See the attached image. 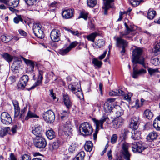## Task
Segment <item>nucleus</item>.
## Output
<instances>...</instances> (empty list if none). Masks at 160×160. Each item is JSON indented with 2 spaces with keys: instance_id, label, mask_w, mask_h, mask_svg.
Instances as JSON below:
<instances>
[{
  "instance_id": "f257e3e1",
  "label": "nucleus",
  "mask_w": 160,
  "mask_h": 160,
  "mask_svg": "<svg viewBox=\"0 0 160 160\" xmlns=\"http://www.w3.org/2000/svg\"><path fill=\"white\" fill-rule=\"evenodd\" d=\"M126 28L124 32H120L119 36L116 39V45L119 48H122L120 52L122 55H123L125 52V48L128 47V42L124 38L128 40H132L133 36L135 34L134 26H128L126 23L124 24Z\"/></svg>"
},
{
  "instance_id": "f03ea898",
  "label": "nucleus",
  "mask_w": 160,
  "mask_h": 160,
  "mask_svg": "<svg viewBox=\"0 0 160 160\" xmlns=\"http://www.w3.org/2000/svg\"><path fill=\"white\" fill-rule=\"evenodd\" d=\"M114 108H112L111 106V104L108 102H105L104 105V110L103 111V116L100 120L96 119L95 118H92V120L96 125V130L95 132L93 134V139L95 141L97 139V134L99 130V127L103 129V123L106 121L108 118V115L111 113L113 111Z\"/></svg>"
},
{
  "instance_id": "7ed1b4c3",
  "label": "nucleus",
  "mask_w": 160,
  "mask_h": 160,
  "mask_svg": "<svg viewBox=\"0 0 160 160\" xmlns=\"http://www.w3.org/2000/svg\"><path fill=\"white\" fill-rule=\"evenodd\" d=\"M142 50L141 48H135L132 53V61L134 65L139 63L142 65L144 68H146L144 58L142 56Z\"/></svg>"
},
{
  "instance_id": "20e7f679",
  "label": "nucleus",
  "mask_w": 160,
  "mask_h": 160,
  "mask_svg": "<svg viewBox=\"0 0 160 160\" xmlns=\"http://www.w3.org/2000/svg\"><path fill=\"white\" fill-rule=\"evenodd\" d=\"M79 131L81 134L83 136L91 135L93 131L91 125L87 122L82 123L79 126Z\"/></svg>"
},
{
  "instance_id": "39448f33",
  "label": "nucleus",
  "mask_w": 160,
  "mask_h": 160,
  "mask_svg": "<svg viewBox=\"0 0 160 160\" xmlns=\"http://www.w3.org/2000/svg\"><path fill=\"white\" fill-rule=\"evenodd\" d=\"M72 127L70 122L68 121L60 127L59 131V132H64V134L66 136H71L72 135L73 131Z\"/></svg>"
},
{
  "instance_id": "423d86ee",
  "label": "nucleus",
  "mask_w": 160,
  "mask_h": 160,
  "mask_svg": "<svg viewBox=\"0 0 160 160\" xmlns=\"http://www.w3.org/2000/svg\"><path fill=\"white\" fill-rule=\"evenodd\" d=\"M132 151L134 153H141L146 148L144 143L141 141L135 142L132 144Z\"/></svg>"
},
{
  "instance_id": "0eeeda50",
  "label": "nucleus",
  "mask_w": 160,
  "mask_h": 160,
  "mask_svg": "<svg viewBox=\"0 0 160 160\" xmlns=\"http://www.w3.org/2000/svg\"><path fill=\"white\" fill-rule=\"evenodd\" d=\"M33 142L35 147L39 148H44L47 145V142L42 136L36 137L34 139Z\"/></svg>"
},
{
  "instance_id": "6e6552de",
  "label": "nucleus",
  "mask_w": 160,
  "mask_h": 160,
  "mask_svg": "<svg viewBox=\"0 0 160 160\" xmlns=\"http://www.w3.org/2000/svg\"><path fill=\"white\" fill-rule=\"evenodd\" d=\"M33 32L35 35L39 38H42L44 37L43 31L41 29V25L39 23H36L33 27Z\"/></svg>"
},
{
  "instance_id": "1a4fd4ad",
  "label": "nucleus",
  "mask_w": 160,
  "mask_h": 160,
  "mask_svg": "<svg viewBox=\"0 0 160 160\" xmlns=\"http://www.w3.org/2000/svg\"><path fill=\"white\" fill-rule=\"evenodd\" d=\"M43 117L45 121L50 123L52 122L55 118L54 113L50 110L45 112L43 114Z\"/></svg>"
},
{
  "instance_id": "9d476101",
  "label": "nucleus",
  "mask_w": 160,
  "mask_h": 160,
  "mask_svg": "<svg viewBox=\"0 0 160 160\" xmlns=\"http://www.w3.org/2000/svg\"><path fill=\"white\" fill-rule=\"evenodd\" d=\"M129 146V144L126 142L123 143L122 145V153L125 160H130L131 154L128 151Z\"/></svg>"
},
{
  "instance_id": "9b49d317",
  "label": "nucleus",
  "mask_w": 160,
  "mask_h": 160,
  "mask_svg": "<svg viewBox=\"0 0 160 160\" xmlns=\"http://www.w3.org/2000/svg\"><path fill=\"white\" fill-rule=\"evenodd\" d=\"M1 120L3 123L7 125L10 124L12 121L11 116L6 112H3L2 113Z\"/></svg>"
},
{
  "instance_id": "f8f14e48",
  "label": "nucleus",
  "mask_w": 160,
  "mask_h": 160,
  "mask_svg": "<svg viewBox=\"0 0 160 160\" xmlns=\"http://www.w3.org/2000/svg\"><path fill=\"white\" fill-rule=\"evenodd\" d=\"M29 80L28 77L25 75L22 76L20 78L17 86L19 89H22L25 88Z\"/></svg>"
},
{
  "instance_id": "ddd939ff",
  "label": "nucleus",
  "mask_w": 160,
  "mask_h": 160,
  "mask_svg": "<svg viewBox=\"0 0 160 160\" xmlns=\"http://www.w3.org/2000/svg\"><path fill=\"white\" fill-rule=\"evenodd\" d=\"M136 66V64L134 65L133 64V72L132 76L134 78H137L139 76L145 74L147 72L146 70L143 69H141L139 70L135 69Z\"/></svg>"
},
{
  "instance_id": "4468645a",
  "label": "nucleus",
  "mask_w": 160,
  "mask_h": 160,
  "mask_svg": "<svg viewBox=\"0 0 160 160\" xmlns=\"http://www.w3.org/2000/svg\"><path fill=\"white\" fill-rule=\"evenodd\" d=\"M60 32L57 29L52 30L50 34L51 40L53 42H58L60 40Z\"/></svg>"
},
{
  "instance_id": "2eb2a0df",
  "label": "nucleus",
  "mask_w": 160,
  "mask_h": 160,
  "mask_svg": "<svg viewBox=\"0 0 160 160\" xmlns=\"http://www.w3.org/2000/svg\"><path fill=\"white\" fill-rule=\"evenodd\" d=\"M74 10L73 9H65L62 12V16L65 19L71 18L73 16Z\"/></svg>"
},
{
  "instance_id": "dca6fc26",
  "label": "nucleus",
  "mask_w": 160,
  "mask_h": 160,
  "mask_svg": "<svg viewBox=\"0 0 160 160\" xmlns=\"http://www.w3.org/2000/svg\"><path fill=\"white\" fill-rule=\"evenodd\" d=\"M124 122V120L121 117H117L115 118L113 121V127L117 129L122 125Z\"/></svg>"
},
{
  "instance_id": "f3484780",
  "label": "nucleus",
  "mask_w": 160,
  "mask_h": 160,
  "mask_svg": "<svg viewBox=\"0 0 160 160\" xmlns=\"http://www.w3.org/2000/svg\"><path fill=\"white\" fill-rule=\"evenodd\" d=\"M60 145L59 141L57 140L49 144V149L52 152H55L58 148Z\"/></svg>"
},
{
  "instance_id": "a211bd4d",
  "label": "nucleus",
  "mask_w": 160,
  "mask_h": 160,
  "mask_svg": "<svg viewBox=\"0 0 160 160\" xmlns=\"http://www.w3.org/2000/svg\"><path fill=\"white\" fill-rule=\"evenodd\" d=\"M32 133L35 135L36 137H39V136H42V128L39 125H35L32 128Z\"/></svg>"
},
{
  "instance_id": "6ab92c4d",
  "label": "nucleus",
  "mask_w": 160,
  "mask_h": 160,
  "mask_svg": "<svg viewBox=\"0 0 160 160\" xmlns=\"http://www.w3.org/2000/svg\"><path fill=\"white\" fill-rule=\"evenodd\" d=\"M12 103L14 107V117L18 118L20 114V108L19 106L18 102L16 100L12 101Z\"/></svg>"
},
{
  "instance_id": "aec40b11",
  "label": "nucleus",
  "mask_w": 160,
  "mask_h": 160,
  "mask_svg": "<svg viewBox=\"0 0 160 160\" xmlns=\"http://www.w3.org/2000/svg\"><path fill=\"white\" fill-rule=\"evenodd\" d=\"M104 6L102 8L104 9V14H107L108 10L111 7V5L114 2L113 0H103Z\"/></svg>"
},
{
  "instance_id": "412c9836",
  "label": "nucleus",
  "mask_w": 160,
  "mask_h": 160,
  "mask_svg": "<svg viewBox=\"0 0 160 160\" xmlns=\"http://www.w3.org/2000/svg\"><path fill=\"white\" fill-rule=\"evenodd\" d=\"M63 101L65 105L67 108L69 109L71 107L72 102L68 95L65 94H63Z\"/></svg>"
},
{
  "instance_id": "4be33fe9",
  "label": "nucleus",
  "mask_w": 160,
  "mask_h": 160,
  "mask_svg": "<svg viewBox=\"0 0 160 160\" xmlns=\"http://www.w3.org/2000/svg\"><path fill=\"white\" fill-rule=\"evenodd\" d=\"M158 137V133L154 131L150 132L148 135L147 138L150 142H152L157 139Z\"/></svg>"
},
{
  "instance_id": "5701e85b",
  "label": "nucleus",
  "mask_w": 160,
  "mask_h": 160,
  "mask_svg": "<svg viewBox=\"0 0 160 160\" xmlns=\"http://www.w3.org/2000/svg\"><path fill=\"white\" fill-rule=\"evenodd\" d=\"M131 133V138L133 140H138L140 138L141 132L138 130H132Z\"/></svg>"
},
{
  "instance_id": "b1692460",
  "label": "nucleus",
  "mask_w": 160,
  "mask_h": 160,
  "mask_svg": "<svg viewBox=\"0 0 160 160\" xmlns=\"http://www.w3.org/2000/svg\"><path fill=\"white\" fill-rule=\"evenodd\" d=\"M109 94L110 96H122L124 94V92L120 89H116L115 90L111 91L109 92Z\"/></svg>"
},
{
  "instance_id": "393cba45",
  "label": "nucleus",
  "mask_w": 160,
  "mask_h": 160,
  "mask_svg": "<svg viewBox=\"0 0 160 160\" xmlns=\"http://www.w3.org/2000/svg\"><path fill=\"white\" fill-rule=\"evenodd\" d=\"M19 1V0H7L5 4L15 8L18 6Z\"/></svg>"
},
{
  "instance_id": "a878e982",
  "label": "nucleus",
  "mask_w": 160,
  "mask_h": 160,
  "mask_svg": "<svg viewBox=\"0 0 160 160\" xmlns=\"http://www.w3.org/2000/svg\"><path fill=\"white\" fill-rule=\"evenodd\" d=\"M153 125L156 130H160V115L157 117L154 120Z\"/></svg>"
},
{
  "instance_id": "bb28decb",
  "label": "nucleus",
  "mask_w": 160,
  "mask_h": 160,
  "mask_svg": "<svg viewBox=\"0 0 160 160\" xmlns=\"http://www.w3.org/2000/svg\"><path fill=\"white\" fill-rule=\"evenodd\" d=\"M115 112L116 116L118 117H120V116L123 114V111L121 109V107L118 106L116 108H114L113 111Z\"/></svg>"
},
{
  "instance_id": "cd10ccee",
  "label": "nucleus",
  "mask_w": 160,
  "mask_h": 160,
  "mask_svg": "<svg viewBox=\"0 0 160 160\" xmlns=\"http://www.w3.org/2000/svg\"><path fill=\"white\" fill-rule=\"evenodd\" d=\"M156 15V12L152 9H150L148 12V18L150 20L153 19Z\"/></svg>"
},
{
  "instance_id": "c85d7f7f",
  "label": "nucleus",
  "mask_w": 160,
  "mask_h": 160,
  "mask_svg": "<svg viewBox=\"0 0 160 160\" xmlns=\"http://www.w3.org/2000/svg\"><path fill=\"white\" fill-rule=\"evenodd\" d=\"M38 118L39 116H38L37 115L34 113L29 110L28 111L27 116L25 117V120H27L30 118Z\"/></svg>"
},
{
  "instance_id": "c756f323",
  "label": "nucleus",
  "mask_w": 160,
  "mask_h": 160,
  "mask_svg": "<svg viewBox=\"0 0 160 160\" xmlns=\"http://www.w3.org/2000/svg\"><path fill=\"white\" fill-rule=\"evenodd\" d=\"M144 115L146 118L149 119H152L153 116V112L149 109H146L144 111Z\"/></svg>"
},
{
  "instance_id": "7c9ffc66",
  "label": "nucleus",
  "mask_w": 160,
  "mask_h": 160,
  "mask_svg": "<svg viewBox=\"0 0 160 160\" xmlns=\"http://www.w3.org/2000/svg\"><path fill=\"white\" fill-rule=\"evenodd\" d=\"M10 130L9 127L0 128V137H2L6 135L8 131Z\"/></svg>"
},
{
  "instance_id": "2f4dec72",
  "label": "nucleus",
  "mask_w": 160,
  "mask_h": 160,
  "mask_svg": "<svg viewBox=\"0 0 160 160\" xmlns=\"http://www.w3.org/2000/svg\"><path fill=\"white\" fill-rule=\"evenodd\" d=\"M93 147L92 142L90 141H87L85 145L84 148L85 150L88 152L92 151Z\"/></svg>"
},
{
  "instance_id": "473e14b6",
  "label": "nucleus",
  "mask_w": 160,
  "mask_h": 160,
  "mask_svg": "<svg viewBox=\"0 0 160 160\" xmlns=\"http://www.w3.org/2000/svg\"><path fill=\"white\" fill-rule=\"evenodd\" d=\"M22 58L26 64L28 66H29L31 68V70H32L34 67V62L30 60L27 59L23 57H22Z\"/></svg>"
},
{
  "instance_id": "72a5a7b5",
  "label": "nucleus",
  "mask_w": 160,
  "mask_h": 160,
  "mask_svg": "<svg viewBox=\"0 0 160 160\" xmlns=\"http://www.w3.org/2000/svg\"><path fill=\"white\" fill-rule=\"evenodd\" d=\"M85 156V153L84 151L80 152L74 158L73 160H83Z\"/></svg>"
},
{
  "instance_id": "f704fd0d",
  "label": "nucleus",
  "mask_w": 160,
  "mask_h": 160,
  "mask_svg": "<svg viewBox=\"0 0 160 160\" xmlns=\"http://www.w3.org/2000/svg\"><path fill=\"white\" fill-rule=\"evenodd\" d=\"M47 138L49 139H52L55 138V135L54 132L52 130L47 131L46 133Z\"/></svg>"
},
{
  "instance_id": "c9c22d12",
  "label": "nucleus",
  "mask_w": 160,
  "mask_h": 160,
  "mask_svg": "<svg viewBox=\"0 0 160 160\" xmlns=\"http://www.w3.org/2000/svg\"><path fill=\"white\" fill-rule=\"evenodd\" d=\"M99 35V33L97 32H93L87 36V39L89 41L93 42H94L95 39L97 36Z\"/></svg>"
},
{
  "instance_id": "e433bc0d",
  "label": "nucleus",
  "mask_w": 160,
  "mask_h": 160,
  "mask_svg": "<svg viewBox=\"0 0 160 160\" xmlns=\"http://www.w3.org/2000/svg\"><path fill=\"white\" fill-rule=\"evenodd\" d=\"M78 146V144L76 143H72L69 148L68 150L69 152L72 153L74 152L75 150H77Z\"/></svg>"
},
{
  "instance_id": "4c0bfd02",
  "label": "nucleus",
  "mask_w": 160,
  "mask_h": 160,
  "mask_svg": "<svg viewBox=\"0 0 160 160\" xmlns=\"http://www.w3.org/2000/svg\"><path fill=\"white\" fill-rule=\"evenodd\" d=\"M92 61L94 66H97L98 68L101 67L102 65V62L101 61H99L97 58H93L92 59Z\"/></svg>"
},
{
  "instance_id": "58836bf2",
  "label": "nucleus",
  "mask_w": 160,
  "mask_h": 160,
  "mask_svg": "<svg viewBox=\"0 0 160 160\" xmlns=\"http://www.w3.org/2000/svg\"><path fill=\"white\" fill-rule=\"evenodd\" d=\"M88 13L87 12L85 11H82L80 12L78 18H82L85 20H87L88 17Z\"/></svg>"
},
{
  "instance_id": "ea45409f",
  "label": "nucleus",
  "mask_w": 160,
  "mask_h": 160,
  "mask_svg": "<svg viewBox=\"0 0 160 160\" xmlns=\"http://www.w3.org/2000/svg\"><path fill=\"white\" fill-rule=\"evenodd\" d=\"M58 5V3L56 2H54L50 4L49 10L52 12H55L56 9V8Z\"/></svg>"
},
{
  "instance_id": "a19ab883",
  "label": "nucleus",
  "mask_w": 160,
  "mask_h": 160,
  "mask_svg": "<svg viewBox=\"0 0 160 160\" xmlns=\"http://www.w3.org/2000/svg\"><path fill=\"white\" fill-rule=\"evenodd\" d=\"M42 79L38 78L37 81L35 83L34 85L29 88V90H30L35 88V87L40 85L42 82Z\"/></svg>"
},
{
  "instance_id": "79ce46f5",
  "label": "nucleus",
  "mask_w": 160,
  "mask_h": 160,
  "mask_svg": "<svg viewBox=\"0 0 160 160\" xmlns=\"http://www.w3.org/2000/svg\"><path fill=\"white\" fill-rule=\"evenodd\" d=\"M1 40L4 42H8L11 40V38L9 36L3 35L1 36Z\"/></svg>"
},
{
  "instance_id": "37998d69",
  "label": "nucleus",
  "mask_w": 160,
  "mask_h": 160,
  "mask_svg": "<svg viewBox=\"0 0 160 160\" xmlns=\"http://www.w3.org/2000/svg\"><path fill=\"white\" fill-rule=\"evenodd\" d=\"M88 5L91 7H93L97 4L96 0H87Z\"/></svg>"
},
{
  "instance_id": "c03bdc74",
  "label": "nucleus",
  "mask_w": 160,
  "mask_h": 160,
  "mask_svg": "<svg viewBox=\"0 0 160 160\" xmlns=\"http://www.w3.org/2000/svg\"><path fill=\"white\" fill-rule=\"evenodd\" d=\"M143 0H131V3L132 5L134 7H136L139 5L141 2H143Z\"/></svg>"
},
{
  "instance_id": "a18cd8bd",
  "label": "nucleus",
  "mask_w": 160,
  "mask_h": 160,
  "mask_svg": "<svg viewBox=\"0 0 160 160\" xmlns=\"http://www.w3.org/2000/svg\"><path fill=\"white\" fill-rule=\"evenodd\" d=\"M148 71L150 76L154 75L155 73L158 72V69H153L151 68H149L148 69Z\"/></svg>"
},
{
  "instance_id": "49530a36",
  "label": "nucleus",
  "mask_w": 160,
  "mask_h": 160,
  "mask_svg": "<svg viewBox=\"0 0 160 160\" xmlns=\"http://www.w3.org/2000/svg\"><path fill=\"white\" fill-rule=\"evenodd\" d=\"M3 57L4 59L8 62H11L13 58L12 56L7 53L4 54L3 55Z\"/></svg>"
},
{
  "instance_id": "de8ad7c7",
  "label": "nucleus",
  "mask_w": 160,
  "mask_h": 160,
  "mask_svg": "<svg viewBox=\"0 0 160 160\" xmlns=\"http://www.w3.org/2000/svg\"><path fill=\"white\" fill-rule=\"evenodd\" d=\"M65 29L66 31H68L69 32L72 33L73 35L79 36L80 34L79 32L78 31H73L72 30L68 28H65Z\"/></svg>"
},
{
  "instance_id": "09e8293b",
  "label": "nucleus",
  "mask_w": 160,
  "mask_h": 160,
  "mask_svg": "<svg viewBox=\"0 0 160 160\" xmlns=\"http://www.w3.org/2000/svg\"><path fill=\"white\" fill-rule=\"evenodd\" d=\"M70 50L67 47L66 48L60 50L59 51V53L61 55H64L67 54Z\"/></svg>"
},
{
  "instance_id": "8fccbe9b",
  "label": "nucleus",
  "mask_w": 160,
  "mask_h": 160,
  "mask_svg": "<svg viewBox=\"0 0 160 160\" xmlns=\"http://www.w3.org/2000/svg\"><path fill=\"white\" fill-rule=\"evenodd\" d=\"M138 123H134L132 122H130V123L129 125L130 128L132 129V130L137 129L138 127Z\"/></svg>"
},
{
  "instance_id": "3c124183",
  "label": "nucleus",
  "mask_w": 160,
  "mask_h": 160,
  "mask_svg": "<svg viewBox=\"0 0 160 160\" xmlns=\"http://www.w3.org/2000/svg\"><path fill=\"white\" fill-rule=\"evenodd\" d=\"M151 63L155 66H157L160 63V61L158 58H154L151 60Z\"/></svg>"
},
{
  "instance_id": "603ef678",
  "label": "nucleus",
  "mask_w": 160,
  "mask_h": 160,
  "mask_svg": "<svg viewBox=\"0 0 160 160\" xmlns=\"http://www.w3.org/2000/svg\"><path fill=\"white\" fill-rule=\"evenodd\" d=\"M118 139V136L116 134H113L111 137V142L112 144L115 143Z\"/></svg>"
},
{
  "instance_id": "864d4df0",
  "label": "nucleus",
  "mask_w": 160,
  "mask_h": 160,
  "mask_svg": "<svg viewBox=\"0 0 160 160\" xmlns=\"http://www.w3.org/2000/svg\"><path fill=\"white\" fill-rule=\"evenodd\" d=\"M19 62L15 61L14 62L12 68L14 70H17L19 67Z\"/></svg>"
},
{
  "instance_id": "5fc2aeb1",
  "label": "nucleus",
  "mask_w": 160,
  "mask_h": 160,
  "mask_svg": "<svg viewBox=\"0 0 160 160\" xmlns=\"http://www.w3.org/2000/svg\"><path fill=\"white\" fill-rule=\"evenodd\" d=\"M98 48H101L105 45V42L102 39H99L98 41L97 44H96Z\"/></svg>"
},
{
  "instance_id": "6e6d98bb",
  "label": "nucleus",
  "mask_w": 160,
  "mask_h": 160,
  "mask_svg": "<svg viewBox=\"0 0 160 160\" xmlns=\"http://www.w3.org/2000/svg\"><path fill=\"white\" fill-rule=\"evenodd\" d=\"M24 1L28 5L32 6L36 3L37 0H24Z\"/></svg>"
},
{
  "instance_id": "4d7b16f0",
  "label": "nucleus",
  "mask_w": 160,
  "mask_h": 160,
  "mask_svg": "<svg viewBox=\"0 0 160 160\" xmlns=\"http://www.w3.org/2000/svg\"><path fill=\"white\" fill-rule=\"evenodd\" d=\"M20 21L22 22L23 21V19L21 15H18V17H15L14 18V22L16 24L18 23Z\"/></svg>"
},
{
  "instance_id": "13d9d810",
  "label": "nucleus",
  "mask_w": 160,
  "mask_h": 160,
  "mask_svg": "<svg viewBox=\"0 0 160 160\" xmlns=\"http://www.w3.org/2000/svg\"><path fill=\"white\" fill-rule=\"evenodd\" d=\"M26 110V108L24 107L23 109L21 110L20 114L19 115L18 118H21V119L23 118H24L25 116L24 113Z\"/></svg>"
},
{
  "instance_id": "bf43d9fd",
  "label": "nucleus",
  "mask_w": 160,
  "mask_h": 160,
  "mask_svg": "<svg viewBox=\"0 0 160 160\" xmlns=\"http://www.w3.org/2000/svg\"><path fill=\"white\" fill-rule=\"evenodd\" d=\"M81 90L80 88H78V89H77L76 91H75L74 93H73L79 98H80L82 95Z\"/></svg>"
},
{
  "instance_id": "052dcab7",
  "label": "nucleus",
  "mask_w": 160,
  "mask_h": 160,
  "mask_svg": "<svg viewBox=\"0 0 160 160\" xmlns=\"http://www.w3.org/2000/svg\"><path fill=\"white\" fill-rule=\"evenodd\" d=\"M68 88L73 93H74L75 91L77 89L72 83L68 85Z\"/></svg>"
},
{
  "instance_id": "680f3d73",
  "label": "nucleus",
  "mask_w": 160,
  "mask_h": 160,
  "mask_svg": "<svg viewBox=\"0 0 160 160\" xmlns=\"http://www.w3.org/2000/svg\"><path fill=\"white\" fill-rule=\"evenodd\" d=\"M61 119H63L64 118L67 117L68 115V112L66 111L62 110L61 111Z\"/></svg>"
},
{
  "instance_id": "e2e57ef3",
  "label": "nucleus",
  "mask_w": 160,
  "mask_h": 160,
  "mask_svg": "<svg viewBox=\"0 0 160 160\" xmlns=\"http://www.w3.org/2000/svg\"><path fill=\"white\" fill-rule=\"evenodd\" d=\"M78 44V43L77 42H73L72 43H71V44L68 47L71 50L72 48L75 47Z\"/></svg>"
},
{
  "instance_id": "0e129e2a",
  "label": "nucleus",
  "mask_w": 160,
  "mask_h": 160,
  "mask_svg": "<svg viewBox=\"0 0 160 160\" xmlns=\"http://www.w3.org/2000/svg\"><path fill=\"white\" fill-rule=\"evenodd\" d=\"M139 118L138 116H133L132 117L131 120V122L134 123H138Z\"/></svg>"
},
{
  "instance_id": "69168bd1",
  "label": "nucleus",
  "mask_w": 160,
  "mask_h": 160,
  "mask_svg": "<svg viewBox=\"0 0 160 160\" xmlns=\"http://www.w3.org/2000/svg\"><path fill=\"white\" fill-rule=\"evenodd\" d=\"M132 96V94L131 93H129L128 94H125L124 96V99L129 102L131 101V98Z\"/></svg>"
},
{
  "instance_id": "338daca9",
  "label": "nucleus",
  "mask_w": 160,
  "mask_h": 160,
  "mask_svg": "<svg viewBox=\"0 0 160 160\" xmlns=\"http://www.w3.org/2000/svg\"><path fill=\"white\" fill-rule=\"evenodd\" d=\"M22 160H31L30 157L28 154H24L22 157Z\"/></svg>"
},
{
  "instance_id": "774afa93",
  "label": "nucleus",
  "mask_w": 160,
  "mask_h": 160,
  "mask_svg": "<svg viewBox=\"0 0 160 160\" xmlns=\"http://www.w3.org/2000/svg\"><path fill=\"white\" fill-rule=\"evenodd\" d=\"M111 150H110L107 153V155L109 160H111L112 158V157L111 154Z\"/></svg>"
}]
</instances>
